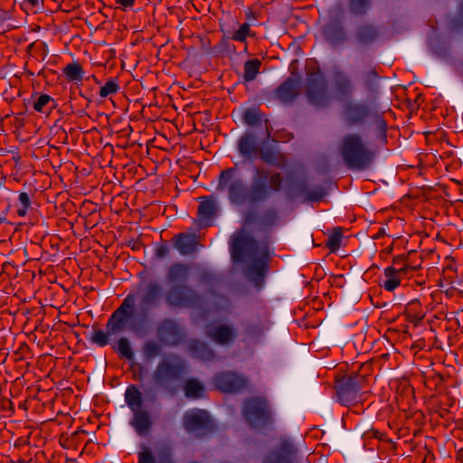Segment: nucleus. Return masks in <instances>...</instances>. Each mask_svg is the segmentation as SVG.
I'll return each instance as SVG.
<instances>
[{"instance_id": "f257e3e1", "label": "nucleus", "mask_w": 463, "mask_h": 463, "mask_svg": "<svg viewBox=\"0 0 463 463\" xmlns=\"http://www.w3.org/2000/svg\"><path fill=\"white\" fill-rule=\"evenodd\" d=\"M139 293L138 311L136 312L137 294H127L119 307L110 315L106 323V331L94 329L90 341L103 347L110 344L109 336L126 329L138 332L150 312L157 308L162 300L163 288L156 281H150L145 287L137 288Z\"/></svg>"}, {"instance_id": "f03ea898", "label": "nucleus", "mask_w": 463, "mask_h": 463, "mask_svg": "<svg viewBox=\"0 0 463 463\" xmlns=\"http://www.w3.org/2000/svg\"><path fill=\"white\" fill-rule=\"evenodd\" d=\"M283 176L260 166H253L250 184L243 179L237 164L222 170L218 176L217 191L226 194L229 203L235 206L255 205L266 202L281 191Z\"/></svg>"}, {"instance_id": "7ed1b4c3", "label": "nucleus", "mask_w": 463, "mask_h": 463, "mask_svg": "<svg viewBox=\"0 0 463 463\" xmlns=\"http://www.w3.org/2000/svg\"><path fill=\"white\" fill-rule=\"evenodd\" d=\"M191 266L184 262L171 264L166 271V280L172 286L166 290L164 300L172 309L196 308L203 303V297L192 286L186 284Z\"/></svg>"}, {"instance_id": "20e7f679", "label": "nucleus", "mask_w": 463, "mask_h": 463, "mask_svg": "<svg viewBox=\"0 0 463 463\" xmlns=\"http://www.w3.org/2000/svg\"><path fill=\"white\" fill-rule=\"evenodd\" d=\"M340 154L348 169L358 171L368 169L376 157V152L368 146L358 133L344 136Z\"/></svg>"}, {"instance_id": "39448f33", "label": "nucleus", "mask_w": 463, "mask_h": 463, "mask_svg": "<svg viewBox=\"0 0 463 463\" xmlns=\"http://www.w3.org/2000/svg\"><path fill=\"white\" fill-rule=\"evenodd\" d=\"M186 373L185 360L175 353H169L156 364L153 381L157 386L166 389L171 383L181 381Z\"/></svg>"}, {"instance_id": "423d86ee", "label": "nucleus", "mask_w": 463, "mask_h": 463, "mask_svg": "<svg viewBox=\"0 0 463 463\" xmlns=\"http://www.w3.org/2000/svg\"><path fill=\"white\" fill-rule=\"evenodd\" d=\"M369 385L366 374L352 373L335 380V389L337 402L350 407L356 404L362 396V391Z\"/></svg>"}, {"instance_id": "0eeeda50", "label": "nucleus", "mask_w": 463, "mask_h": 463, "mask_svg": "<svg viewBox=\"0 0 463 463\" xmlns=\"http://www.w3.org/2000/svg\"><path fill=\"white\" fill-rule=\"evenodd\" d=\"M241 414L250 428L264 429L273 424L272 409L267 398L252 396L243 402Z\"/></svg>"}, {"instance_id": "6e6552de", "label": "nucleus", "mask_w": 463, "mask_h": 463, "mask_svg": "<svg viewBox=\"0 0 463 463\" xmlns=\"http://www.w3.org/2000/svg\"><path fill=\"white\" fill-rule=\"evenodd\" d=\"M125 402L133 413L130 425L137 435L145 436L150 430L152 421L148 411L142 409V394L135 384H131L127 388Z\"/></svg>"}, {"instance_id": "1a4fd4ad", "label": "nucleus", "mask_w": 463, "mask_h": 463, "mask_svg": "<svg viewBox=\"0 0 463 463\" xmlns=\"http://www.w3.org/2000/svg\"><path fill=\"white\" fill-rule=\"evenodd\" d=\"M305 88L307 101L314 107L325 109L331 104L332 97L328 91L325 75L320 69L307 74Z\"/></svg>"}, {"instance_id": "9d476101", "label": "nucleus", "mask_w": 463, "mask_h": 463, "mask_svg": "<svg viewBox=\"0 0 463 463\" xmlns=\"http://www.w3.org/2000/svg\"><path fill=\"white\" fill-rule=\"evenodd\" d=\"M156 334L165 346L175 347L185 342L187 334L185 328L174 318H164L156 327Z\"/></svg>"}, {"instance_id": "9b49d317", "label": "nucleus", "mask_w": 463, "mask_h": 463, "mask_svg": "<svg viewBox=\"0 0 463 463\" xmlns=\"http://www.w3.org/2000/svg\"><path fill=\"white\" fill-rule=\"evenodd\" d=\"M343 118L350 128L364 126L374 115L370 105L362 101L347 100L343 106Z\"/></svg>"}, {"instance_id": "f8f14e48", "label": "nucleus", "mask_w": 463, "mask_h": 463, "mask_svg": "<svg viewBox=\"0 0 463 463\" xmlns=\"http://www.w3.org/2000/svg\"><path fill=\"white\" fill-rule=\"evenodd\" d=\"M257 249L258 241L252 236L247 234L244 230H240L231 238L230 250L234 261H243L246 253H254Z\"/></svg>"}, {"instance_id": "ddd939ff", "label": "nucleus", "mask_w": 463, "mask_h": 463, "mask_svg": "<svg viewBox=\"0 0 463 463\" xmlns=\"http://www.w3.org/2000/svg\"><path fill=\"white\" fill-rule=\"evenodd\" d=\"M183 426L187 432L202 434L213 430V422L208 411L201 409L186 411L183 416Z\"/></svg>"}, {"instance_id": "4468645a", "label": "nucleus", "mask_w": 463, "mask_h": 463, "mask_svg": "<svg viewBox=\"0 0 463 463\" xmlns=\"http://www.w3.org/2000/svg\"><path fill=\"white\" fill-rule=\"evenodd\" d=\"M213 384L222 392L237 393L246 388L247 380L238 373L226 371L216 373Z\"/></svg>"}, {"instance_id": "2eb2a0df", "label": "nucleus", "mask_w": 463, "mask_h": 463, "mask_svg": "<svg viewBox=\"0 0 463 463\" xmlns=\"http://www.w3.org/2000/svg\"><path fill=\"white\" fill-rule=\"evenodd\" d=\"M324 40L334 47L344 44L347 40V33L340 17L330 16L321 29Z\"/></svg>"}, {"instance_id": "dca6fc26", "label": "nucleus", "mask_w": 463, "mask_h": 463, "mask_svg": "<svg viewBox=\"0 0 463 463\" xmlns=\"http://www.w3.org/2000/svg\"><path fill=\"white\" fill-rule=\"evenodd\" d=\"M298 448L289 439H281L265 458L264 463H295Z\"/></svg>"}, {"instance_id": "f3484780", "label": "nucleus", "mask_w": 463, "mask_h": 463, "mask_svg": "<svg viewBox=\"0 0 463 463\" xmlns=\"http://www.w3.org/2000/svg\"><path fill=\"white\" fill-rule=\"evenodd\" d=\"M261 148L257 135L251 130L245 131L237 141L238 153L246 160L256 159Z\"/></svg>"}, {"instance_id": "a211bd4d", "label": "nucleus", "mask_w": 463, "mask_h": 463, "mask_svg": "<svg viewBox=\"0 0 463 463\" xmlns=\"http://www.w3.org/2000/svg\"><path fill=\"white\" fill-rule=\"evenodd\" d=\"M333 88L338 99H351L355 91V86L351 77L340 68L333 71Z\"/></svg>"}, {"instance_id": "6ab92c4d", "label": "nucleus", "mask_w": 463, "mask_h": 463, "mask_svg": "<svg viewBox=\"0 0 463 463\" xmlns=\"http://www.w3.org/2000/svg\"><path fill=\"white\" fill-rule=\"evenodd\" d=\"M269 268V256L265 250L260 258L252 260L246 269V273L250 280L256 288H261L264 283V278Z\"/></svg>"}, {"instance_id": "aec40b11", "label": "nucleus", "mask_w": 463, "mask_h": 463, "mask_svg": "<svg viewBox=\"0 0 463 463\" xmlns=\"http://www.w3.org/2000/svg\"><path fill=\"white\" fill-rule=\"evenodd\" d=\"M299 80L294 77H288L280 85L274 90V97L283 103L292 102L298 95Z\"/></svg>"}, {"instance_id": "412c9836", "label": "nucleus", "mask_w": 463, "mask_h": 463, "mask_svg": "<svg viewBox=\"0 0 463 463\" xmlns=\"http://www.w3.org/2000/svg\"><path fill=\"white\" fill-rule=\"evenodd\" d=\"M251 25L252 24L250 23H243L239 25L238 29H232L230 27H224L221 25L220 31L223 34L222 41H224L225 39H229L241 43H245L244 51L246 52L248 49L247 38H255L257 36L256 33L250 29Z\"/></svg>"}, {"instance_id": "4be33fe9", "label": "nucleus", "mask_w": 463, "mask_h": 463, "mask_svg": "<svg viewBox=\"0 0 463 463\" xmlns=\"http://www.w3.org/2000/svg\"><path fill=\"white\" fill-rule=\"evenodd\" d=\"M137 463H156L153 451L145 445L142 446V450L137 453ZM157 463H175L170 448H165L160 451Z\"/></svg>"}, {"instance_id": "5701e85b", "label": "nucleus", "mask_w": 463, "mask_h": 463, "mask_svg": "<svg viewBox=\"0 0 463 463\" xmlns=\"http://www.w3.org/2000/svg\"><path fill=\"white\" fill-rule=\"evenodd\" d=\"M174 247L183 255H190L196 250V238L194 234L181 232L172 238Z\"/></svg>"}, {"instance_id": "b1692460", "label": "nucleus", "mask_w": 463, "mask_h": 463, "mask_svg": "<svg viewBox=\"0 0 463 463\" xmlns=\"http://www.w3.org/2000/svg\"><path fill=\"white\" fill-rule=\"evenodd\" d=\"M416 255L415 250H411L407 255H397L392 259V268L395 269V272L402 276H407L409 270H417L420 268V264H413L411 260V257Z\"/></svg>"}, {"instance_id": "393cba45", "label": "nucleus", "mask_w": 463, "mask_h": 463, "mask_svg": "<svg viewBox=\"0 0 463 463\" xmlns=\"http://www.w3.org/2000/svg\"><path fill=\"white\" fill-rule=\"evenodd\" d=\"M261 161L269 165L278 168H284L287 165V157L279 150L269 147L266 149L261 148L259 156Z\"/></svg>"}, {"instance_id": "a878e982", "label": "nucleus", "mask_w": 463, "mask_h": 463, "mask_svg": "<svg viewBox=\"0 0 463 463\" xmlns=\"http://www.w3.org/2000/svg\"><path fill=\"white\" fill-rule=\"evenodd\" d=\"M208 335L213 342L221 345H228L236 337L234 330L227 325L217 326Z\"/></svg>"}, {"instance_id": "bb28decb", "label": "nucleus", "mask_w": 463, "mask_h": 463, "mask_svg": "<svg viewBox=\"0 0 463 463\" xmlns=\"http://www.w3.org/2000/svg\"><path fill=\"white\" fill-rule=\"evenodd\" d=\"M188 349L192 356L203 361H211L215 356L214 351L206 343L200 340H192Z\"/></svg>"}, {"instance_id": "cd10ccee", "label": "nucleus", "mask_w": 463, "mask_h": 463, "mask_svg": "<svg viewBox=\"0 0 463 463\" xmlns=\"http://www.w3.org/2000/svg\"><path fill=\"white\" fill-rule=\"evenodd\" d=\"M217 212L215 201L213 197H201L197 209V217L201 222H208Z\"/></svg>"}, {"instance_id": "c85d7f7f", "label": "nucleus", "mask_w": 463, "mask_h": 463, "mask_svg": "<svg viewBox=\"0 0 463 463\" xmlns=\"http://www.w3.org/2000/svg\"><path fill=\"white\" fill-rule=\"evenodd\" d=\"M198 282L200 285L206 287L208 294L215 296V288L221 282V278L214 270L204 269L198 275Z\"/></svg>"}, {"instance_id": "c756f323", "label": "nucleus", "mask_w": 463, "mask_h": 463, "mask_svg": "<svg viewBox=\"0 0 463 463\" xmlns=\"http://www.w3.org/2000/svg\"><path fill=\"white\" fill-rule=\"evenodd\" d=\"M378 34L377 28L371 24H361L355 30V39L364 45L373 43Z\"/></svg>"}, {"instance_id": "7c9ffc66", "label": "nucleus", "mask_w": 463, "mask_h": 463, "mask_svg": "<svg viewBox=\"0 0 463 463\" xmlns=\"http://www.w3.org/2000/svg\"><path fill=\"white\" fill-rule=\"evenodd\" d=\"M373 7V0H347V9L351 15L363 17Z\"/></svg>"}, {"instance_id": "2f4dec72", "label": "nucleus", "mask_w": 463, "mask_h": 463, "mask_svg": "<svg viewBox=\"0 0 463 463\" xmlns=\"http://www.w3.org/2000/svg\"><path fill=\"white\" fill-rule=\"evenodd\" d=\"M62 73L70 82L76 84L81 83L84 79V71L81 64L79 62L68 63L63 69Z\"/></svg>"}, {"instance_id": "473e14b6", "label": "nucleus", "mask_w": 463, "mask_h": 463, "mask_svg": "<svg viewBox=\"0 0 463 463\" xmlns=\"http://www.w3.org/2000/svg\"><path fill=\"white\" fill-rule=\"evenodd\" d=\"M261 64V61L257 58L246 61L243 65L244 81L250 82L254 80L260 73Z\"/></svg>"}, {"instance_id": "72a5a7b5", "label": "nucleus", "mask_w": 463, "mask_h": 463, "mask_svg": "<svg viewBox=\"0 0 463 463\" xmlns=\"http://www.w3.org/2000/svg\"><path fill=\"white\" fill-rule=\"evenodd\" d=\"M184 391L187 398L199 399L203 396L204 386L197 379L190 378L185 381Z\"/></svg>"}, {"instance_id": "f704fd0d", "label": "nucleus", "mask_w": 463, "mask_h": 463, "mask_svg": "<svg viewBox=\"0 0 463 463\" xmlns=\"http://www.w3.org/2000/svg\"><path fill=\"white\" fill-rule=\"evenodd\" d=\"M162 344L155 340H147L142 346V354L146 361H151L162 354Z\"/></svg>"}, {"instance_id": "c9c22d12", "label": "nucleus", "mask_w": 463, "mask_h": 463, "mask_svg": "<svg viewBox=\"0 0 463 463\" xmlns=\"http://www.w3.org/2000/svg\"><path fill=\"white\" fill-rule=\"evenodd\" d=\"M384 275L386 277V280H384V282L382 286L383 287V288L385 290L392 292L400 286L401 277H402V276L397 274L395 272L394 268L387 267L384 269Z\"/></svg>"}, {"instance_id": "e433bc0d", "label": "nucleus", "mask_w": 463, "mask_h": 463, "mask_svg": "<svg viewBox=\"0 0 463 463\" xmlns=\"http://www.w3.org/2000/svg\"><path fill=\"white\" fill-rule=\"evenodd\" d=\"M57 103L48 94H41L33 103V109L37 112L44 113L47 109L52 110L56 107Z\"/></svg>"}, {"instance_id": "4c0bfd02", "label": "nucleus", "mask_w": 463, "mask_h": 463, "mask_svg": "<svg viewBox=\"0 0 463 463\" xmlns=\"http://www.w3.org/2000/svg\"><path fill=\"white\" fill-rule=\"evenodd\" d=\"M113 348L121 357L128 361L134 360L135 354L127 337H120L117 342V345L113 346Z\"/></svg>"}, {"instance_id": "58836bf2", "label": "nucleus", "mask_w": 463, "mask_h": 463, "mask_svg": "<svg viewBox=\"0 0 463 463\" xmlns=\"http://www.w3.org/2000/svg\"><path fill=\"white\" fill-rule=\"evenodd\" d=\"M279 220L278 211L273 208L266 209L260 217V225L262 228H269L278 224Z\"/></svg>"}, {"instance_id": "ea45409f", "label": "nucleus", "mask_w": 463, "mask_h": 463, "mask_svg": "<svg viewBox=\"0 0 463 463\" xmlns=\"http://www.w3.org/2000/svg\"><path fill=\"white\" fill-rule=\"evenodd\" d=\"M263 114L255 108H250L244 110L242 115V121L250 127H257L261 125Z\"/></svg>"}, {"instance_id": "a19ab883", "label": "nucleus", "mask_w": 463, "mask_h": 463, "mask_svg": "<svg viewBox=\"0 0 463 463\" xmlns=\"http://www.w3.org/2000/svg\"><path fill=\"white\" fill-rule=\"evenodd\" d=\"M342 236V228L340 227L335 228L332 234L328 236L326 246L331 252H335L340 248Z\"/></svg>"}, {"instance_id": "79ce46f5", "label": "nucleus", "mask_w": 463, "mask_h": 463, "mask_svg": "<svg viewBox=\"0 0 463 463\" xmlns=\"http://www.w3.org/2000/svg\"><path fill=\"white\" fill-rule=\"evenodd\" d=\"M120 86L117 79L110 78L108 81L99 89V95L104 99L109 95H113L118 92Z\"/></svg>"}, {"instance_id": "37998d69", "label": "nucleus", "mask_w": 463, "mask_h": 463, "mask_svg": "<svg viewBox=\"0 0 463 463\" xmlns=\"http://www.w3.org/2000/svg\"><path fill=\"white\" fill-rule=\"evenodd\" d=\"M374 126H375V128L377 131V135H376L377 139L381 143L386 144L387 143V122H386V120L383 117L376 115L375 120H374Z\"/></svg>"}, {"instance_id": "c03bdc74", "label": "nucleus", "mask_w": 463, "mask_h": 463, "mask_svg": "<svg viewBox=\"0 0 463 463\" xmlns=\"http://www.w3.org/2000/svg\"><path fill=\"white\" fill-rule=\"evenodd\" d=\"M379 78L378 72L375 69L370 70L366 74L364 75V88L370 91L373 92L375 90L377 86V80Z\"/></svg>"}, {"instance_id": "a18cd8bd", "label": "nucleus", "mask_w": 463, "mask_h": 463, "mask_svg": "<svg viewBox=\"0 0 463 463\" xmlns=\"http://www.w3.org/2000/svg\"><path fill=\"white\" fill-rule=\"evenodd\" d=\"M170 254V246L166 241L161 240L160 242L156 243L155 245L154 249V257L161 260L163 259H165Z\"/></svg>"}, {"instance_id": "49530a36", "label": "nucleus", "mask_w": 463, "mask_h": 463, "mask_svg": "<svg viewBox=\"0 0 463 463\" xmlns=\"http://www.w3.org/2000/svg\"><path fill=\"white\" fill-rule=\"evenodd\" d=\"M258 220V214L254 210H247L242 215L243 227L250 228L253 226Z\"/></svg>"}, {"instance_id": "de8ad7c7", "label": "nucleus", "mask_w": 463, "mask_h": 463, "mask_svg": "<svg viewBox=\"0 0 463 463\" xmlns=\"http://www.w3.org/2000/svg\"><path fill=\"white\" fill-rule=\"evenodd\" d=\"M37 49H44V56L48 54V46L44 42L42 41H37L30 43L26 51L28 53L32 54L36 53Z\"/></svg>"}, {"instance_id": "09e8293b", "label": "nucleus", "mask_w": 463, "mask_h": 463, "mask_svg": "<svg viewBox=\"0 0 463 463\" xmlns=\"http://www.w3.org/2000/svg\"><path fill=\"white\" fill-rule=\"evenodd\" d=\"M325 196L322 187H317L313 191L308 192L306 195L307 201L316 202L321 200Z\"/></svg>"}, {"instance_id": "8fccbe9b", "label": "nucleus", "mask_w": 463, "mask_h": 463, "mask_svg": "<svg viewBox=\"0 0 463 463\" xmlns=\"http://www.w3.org/2000/svg\"><path fill=\"white\" fill-rule=\"evenodd\" d=\"M18 200H19L21 205H24L25 207L31 206V198L26 192L20 193L19 196H18Z\"/></svg>"}, {"instance_id": "3c124183", "label": "nucleus", "mask_w": 463, "mask_h": 463, "mask_svg": "<svg viewBox=\"0 0 463 463\" xmlns=\"http://www.w3.org/2000/svg\"><path fill=\"white\" fill-rule=\"evenodd\" d=\"M245 16H246V19L249 21L248 23H250L252 25H253V24L251 22L258 20L256 13L252 12L250 9H248L246 11Z\"/></svg>"}, {"instance_id": "603ef678", "label": "nucleus", "mask_w": 463, "mask_h": 463, "mask_svg": "<svg viewBox=\"0 0 463 463\" xmlns=\"http://www.w3.org/2000/svg\"><path fill=\"white\" fill-rule=\"evenodd\" d=\"M118 3L120 4L124 8H130L134 5L135 0H118Z\"/></svg>"}, {"instance_id": "864d4df0", "label": "nucleus", "mask_w": 463, "mask_h": 463, "mask_svg": "<svg viewBox=\"0 0 463 463\" xmlns=\"http://www.w3.org/2000/svg\"><path fill=\"white\" fill-rule=\"evenodd\" d=\"M386 235V231L383 227H381L378 232L372 236L373 240H379Z\"/></svg>"}, {"instance_id": "5fc2aeb1", "label": "nucleus", "mask_w": 463, "mask_h": 463, "mask_svg": "<svg viewBox=\"0 0 463 463\" xmlns=\"http://www.w3.org/2000/svg\"><path fill=\"white\" fill-rule=\"evenodd\" d=\"M8 19H10L9 13L0 7V23Z\"/></svg>"}, {"instance_id": "6e6d98bb", "label": "nucleus", "mask_w": 463, "mask_h": 463, "mask_svg": "<svg viewBox=\"0 0 463 463\" xmlns=\"http://www.w3.org/2000/svg\"><path fill=\"white\" fill-rule=\"evenodd\" d=\"M29 209V207H25L24 205H21V207H19L17 209V214L20 216V217H24L27 213V210Z\"/></svg>"}, {"instance_id": "4d7b16f0", "label": "nucleus", "mask_w": 463, "mask_h": 463, "mask_svg": "<svg viewBox=\"0 0 463 463\" xmlns=\"http://www.w3.org/2000/svg\"><path fill=\"white\" fill-rule=\"evenodd\" d=\"M420 307V301L418 299H413L409 302L408 308L414 309L415 307Z\"/></svg>"}, {"instance_id": "13d9d810", "label": "nucleus", "mask_w": 463, "mask_h": 463, "mask_svg": "<svg viewBox=\"0 0 463 463\" xmlns=\"http://www.w3.org/2000/svg\"><path fill=\"white\" fill-rule=\"evenodd\" d=\"M373 433L374 438L379 439H383V435L379 430H373Z\"/></svg>"}, {"instance_id": "bf43d9fd", "label": "nucleus", "mask_w": 463, "mask_h": 463, "mask_svg": "<svg viewBox=\"0 0 463 463\" xmlns=\"http://www.w3.org/2000/svg\"><path fill=\"white\" fill-rule=\"evenodd\" d=\"M33 6H37L39 5V0H26Z\"/></svg>"}, {"instance_id": "052dcab7", "label": "nucleus", "mask_w": 463, "mask_h": 463, "mask_svg": "<svg viewBox=\"0 0 463 463\" xmlns=\"http://www.w3.org/2000/svg\"><path fill=\"white\" fill-rule=\"evenodd\" d=\"M227 44V50L235 52V46L233 44H230L229 43Z\"/></svg>"}, {"instance_id": "680f3d73", "label": "nucleus", "mask_w": 463, "mask_h": 463, "mask_svg": "<svg viewBox=\"0 0 463 463\" xmlns=\"http://www.w3.org/2000/svg\"><path fill=\"white\" fill-rule=\"evenodd\" d=\"M37 52H40L43 56V58L45 57L44 56V49H37Z\"/></svg>"}, {"instance_id": "e2e57ef3", "label": "nucleus", "mask_w": 463, "mask_h": 463, "mask_svg": "<svg viewBox=\"0 0 463 463\" xmlns=\"http://www.w3.org/2000/svg\"><path fill=\"white\" fill-rule=\"evenodd\" d=\"M93 78H94V80H95L96 83H98V84H99V83H100V81H99V80H97V78H96L95 76H93Z\"/></svg>"}, {"instance_id": "0e129e2a", "label": "nucleus", "mask_w": 463, "mask_h": 463, "mask_svg": "<svg viewBox=\"0 0 463 463\" xmlns=\"http://www.w3.org/2000/svg\"><path fill=\"white\" fill-rule=\"evenodd\" d=\"M305 184H298V187L301 188L302 186H304Z\"/></svg>"}]
</instances>
